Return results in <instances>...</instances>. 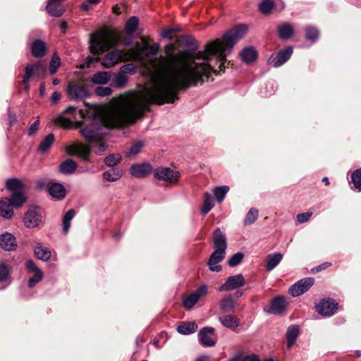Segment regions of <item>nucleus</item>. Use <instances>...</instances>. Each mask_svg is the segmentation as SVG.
Wrapping results in <instances>:
<instances>
[{
	"label": "nucleus",
	"instance_id": "nucleus-31",
	"mask_svg": "<svg viewBox=\"0 0 361 361\" xmlns=\"http://www.w3.org/2000/svg\"><path fill=\"white\" fill-rule=\"evenodd\" d=\"M6 185L11 193L24 192L25 185L23 181L19 179H8L6 181Z\"/></svg>",
	"mask_w": 361,
	"mask_h": 361
},
{
	"label": "nucleus",
	"instance_id": "nucleus-22",
	"mask_svg": "<svg viewBox=\"0 0 361 361\" xmlns=\"http://www.w3.org/2000/svg\"><path fill=\"white\" fill-rule=\"evenodd\" d=\"M0 246L5 250L11 251L16 249V239L10 233H5L0 235Z\"/></svg>",
	"mask_w": 361,
	"mask_h": 361
},
{
	"label": "nucleus",
	"instance_id": "nucleus-36",
	"mask_svg": "<svg viewBox=\"0 0 361 361\" xmlns=\"http://www.w3.org/2000/svg\"><path fill=\"white\" fill-rule=\"evenodd\" d=\"M13 207L6 199L0 201V216L5 219H10L13 214Z\"/></svg>",
	"mask_w": 361,
	"mask_h": 361
},
{
	"label": "nucleus",
	"instance_id": "nucleus-18",
	"mask_svg": "<svg viewBox=\"0 0 361 361\" xmlns=\"http://www.w3.org/2000/svg\"><path fill=\"white\" fill-rule=\"evenodd\" d=\"M66 152L69 155L80 157L85 161H88L90 154V147L82 144H74L66 147Z\"/></svg>",
	"mask_w": 361,
	"mask_h": 361
},
{
	"label": "nucleus",
	"instance_id": "nucleus-55",
	"mask_svg": "<svg viewBox=\"0 0 361 361\" xmlns=\"http://www.w3.org/2000/svg\"><path fill=\"white\" fill-rule=\"evenodd\" d=\"M136 71V66L133 63H127L122 66L120 68V72L126 74H133Z\"/></svg>",
	"mask_w": 361,
	"mask_h": 361
},
{
	"label": "nucleus",
	"instance_id": "nucleus-28",
	"mask_svg": "<svg viewBox=\"0 0 361 361\" xmlns=\"http://www.w3.org/2000/svg\"><path fill=\"white\" fill-rule=\"evenodd\" d=\"M299 336V326L292 324L288 327L286 331L287 345L291 348Z\"/></svg>",
	"mask_w": 361,
	"mask_h": 361
},
{
	"label": "nucleus",
	"instance_id": "nucleus-60",
	"mask_svg": "<svg viewBox=\"0 0 361 361\" xmlns=\"http://www.w3.org/2000/svg\"><path fill=\"white\" fill-rule=\"evenodd\" d=\"M61 97V94L59 92H54L52 94L51 101L53 104H56Z\"/></svg>",
	"mask_w": 361,
	"mask_h": 361
},
{
	"label": "nucleus",
	"instance_id": "nucleus-56",
	"mask_svg": "<svg viewBox=\"0 0 361 361\" xmlns=\"http://www.w3.org/2000/svg\"><path fill=\"white\" fill-rule=\"evenodd\" d=\"M9 276V269L4 264H0V282L6 281Z\"/></svg>",
	"mask_w": 361,
	"mask_h": 361
},
{
	"label": "nucleus",
	"instance_id": "nucleus-40",
	"mask_svg": "<svg viewBox=\"0 0 361 361\" xmlns=\"http://www.w3.org/2000/svg\"><path fill=\"white\" fill-rule=\"evenodd\" d=\"M75 215V211L73 209H69L63 216L62 220V227L63 233H68L71 227L72 219Z\"/></svg>",
	"mask_w": 361,
	"mask_h": 361
},
{
	"label": "nucleus",
	"instance_id": "nucleus-33",
	"mask_svg": "<svg viewBox=\"0 0 361 361\" xmlns=\"http://www.w3.org/2000/svg\"><path fill=\"white\" fill-rule=\"evenodd\" d=\"M34 252L39 259L44 262L48 261L51 257V251L40 243L36 245Z\"/></svg>",
	"mask_w": 361,
	"mask_h": 361
},
{
	"label": "nucleus",
	"instance_id": "nucleus-4",
	"mask_svg": "<svg viewBox=\"0 0 361 361\" xmlns=\"http://www.w3.org/2000/svg\"><path fill=\"white\" fill-rule=\"evenodd\" d=\"M160 45L159 43H154L151 46L141 47L138 42H136L133 48L129 50V59L135 60L145 63L150 61L149 55L155 56Z\"/></svg>",
	"mask_w": 361,
	"mask_h": 361
},
{
	"label": "nucleus",
	"instance_id": "nucleus-17",
	"mask_svg": "<svg viewBox=\"0 0 361 361\" xmlns=\"http://www.w3.org/2000/svg\"><path fill=\"white\" fill-rule=\"evenodd\" d=\"M130 173L136 178H144L149 175L152 171V166L147 162L134 164L130 168Z\"/></svg>",
	"mask_w": 361,
	"mask_h": 361
},
{
	"label": "nucleus",
	"instance_id": "nucleus-10",
	"mask_svg": "<svg viewBox=\"0 0 361 361\" xmlns=\"http://www.w3.org/2000/svg\"><path fill=\"white\" fill-rule=\"evenodd\" d=\"M129 59V52L127 54L123 50L114 49L107 53L103 58L102 64L106 68H111L119 61Z\"/></svg>",
	"mask_w": 361,
	"mask_h": 361
},
{
	"label": "nucleus",
	"instance_id": "nucleus-38",
	"mask_svg": "<svg viewBox=\"0 0 361 361\" xmlns=\"http://www.w3.org/2000/svg\"><path fill=\"white\" fill-rule=\"evenodd\" d=\"M6 200L9 201L13 207H20L26 202L24 192L11 193V198H6Z\"/></svg>",
	"mask_w": 361,
	"mask_h": 361
},
{
	"label": "nucleus",
	"instance_id": "nucleus-47",
	"mask_svg": "<svg viewBox=\"0 0 361 361\" xmlns=\"http://www.w3.org/2000/svg\"><path fill=\"white\" fill-rule=\"evenodd\" d=\"M319 37V31L318 30L312 26H308L305 29V38L307 40H310L312 43L316 42V40Z\"/></svg>",
	"mask_w": 361,
	"mask_h": 361
},
{
	"label": "nucleus",
	"instance_id": "nucleus-25",
	"mask_svg": "<svg viewBox=\"0 0 361 361\" xmlns=\"http://www.w3.org/2000/svg\"><path fill=\"white\" fill-rule=\"evenodd\" d=\"M49 193L52 197L60 200L65 197L66 189L62 184L54 183L49 187Z\"/></svg>",
	"mask_w": 361,
	"mask_h": 361
},
{
	"label": "nucleus",
	"instance_id": "nucleus-27",
	"mask_svg": "<svg viewBox=\"0 0 361 361\" xmlns=\"http://www.w3.org/2000/svg\"><path fill=\"white\" fill-rule=\"evenodd\" d=\"M198 328L195 322H183L177 327V331L182 335L195 333Z\"/></svg>",
	"mask_w": 361,
	"mask_h": 361
},
{
	"label": "nucleus",
	"instance_id": "nucleus-26",
	"mask_svg": "<svg viewBox=\"0 0 361 361\" xmlns=\"http://www.w3.org/2000/svg\"><path fill=\"white\" fill-rule=\"evenodd\" d=\"M219 320L224 326L231 329L237 328L240 324L239 319L231 314L219 317Z\"/></svg>",
	"mask_w": 361,
	"mask_h": 361
},
{
	"label": "nucleus",
	"instance_id": "nucleus-50",
	"mask_svg": "<svg viewBox=\"0 0 361 361\" xmlns=\"http://www.w3.org/2000/svg\"><path fill=\"white\" fill-rule=\"evenodd\" d=\"M128 81V77L121 72L118 73L114 78L115 86L119 88L124 87Z\"/></svg>",
	"mask_w": 361,
	"mask_h": 361
},
{
	"label": "nucleus",
	"instance_id": "nucleus-63",
	"mask_svg": "<svg viewBox=\"0 0 361 361\" xmlns=\"http://www.w3.org/2000/svg\"><path fill=\"white\" fill-rule=\"evenodd\" d=\"M243 361H259V359L255 355H252L246 356Z\"/></svg>",
	"mask_w": 361,
	"mask_h": 361
},
{
	"label": "nucleus",
	"instance_id": "nucleus-6",
	"mask_svg": "<svg viewBox=\"0 0 361 361\" xmlns=\"http://www.w3.org/2000/svg\"><path fill=\"white\" fill-rule=\"evenodd\" d=\"M67 94L74 101H84L90 95L87 88L80 83L70 82L68 85Z\"/></svg>",
	"mask_w": 361,
	"mask_h": 361
},
{
	"label": "nucleus",
	"instance_id": "nucleus-42",
	"mask_svg": "<svg viewBox=\"0 0 361 361\" xmlns=\"http://www.w3.org/2000/svg\"><path fill=\"white\" fill-rule=\"evenodd\" d=\"M350 183L353 185L352 189L361 192V168L353 171Z\"/></svg>",
	"mask_w": 361,
	"mask_h": 361
},
{
	"label": "nucleus",
	"instance_id": "nucleus-34",
	"mask_svg": "<svg viewBox=\"0 0 361 361\" xmlns=\"http://www.w3.org/2000/svg\"><path fill=\"white\" fill-rule=\"evenodd\" d=\"M77 167L78 164L71 159H66L59 166L60 171L63 174H71L74 173Z\"/></svg>",
	"mask_w": 361,
	"mask_h": 361
},
{
	"label": "nucleus",
	"instance_id": "nucleus-45",
	"mask_svg": "<svg viewBox=\"0 0 361 361\" xmlns=\"http://www.w3.org/2000/svg\"><path fill=\"white\" fill-rule=\"evenodd\" d=\"M228 191L229 187L227 185H223L215 188L213 192L216 201L218 202H221L224 200L225 196Z\"/></svg>",
	"mask_w": 361,
	"mask_h": 361
},
{
	"label": "nucleus",
	"instance_id": "nucleus-39",
	"mask_svg": "<svg viewBox=\"0 0 361 361\" xmlns=\"http://www.w3.org/2000/svg\"><path fill=\"white\" fill-rule=\"evenodd\" d=\"M110 79L111 76L108 72H97L92 75L91 81L94 84L104 85L108 83Z\"/></svg>",
	"mask_w": 361,
	"mask_h": 361
},
{
	"label": "nucleus",
	"instance_id": "nucleus-64",
	"mask_svg": "<svg viewBox=\"0 0 361 361\" xmlns=\"http://www.w3.org/2000/svg\"><path fill=\"white\" fill-rule=\"evenodd\" d=\"M195 361H210V360L209 356L204 355L197 357Z\"/></svg>",
	"mask_w": 361,
	"mask_h": 361
},
{
	"label": "nucleus",
	"instance_id": "nucleus-20",
	"mask_svg": "<svg viewBox=\"0 0 361 361\" xmlns=\"http://www.w3.org/2000/svg\"><path fill=\"white\" fill-rule=\"evenodd\" d=\"M63 0H49L46 6L47 12L51 16L60 17L65 12V6L61 4Z\"/></svg>",
	"mask_w": 361,
	"mask_h": 361
},
{
	"label": "nucleus",
	"instance_id": "nucleus-9",
	"mask_svg": "<svg viewBox=\"0 0 361 361\" xmlns=\"http://www.w3.org/2000/svg\"><path fill=\"white\" fill-rule=\"evenodd\" d=\"M23 222L26 228H33L37 227L42 222L40 209L35 206L30 207L25 214Z\"/></svg>",
	"mask_w": 361,
	"mask_h": 361
},
{
	"label": "nucleus",
	"instance_id": "nucleus-2",
	"mask_svg": "<svg viewBox=\"0 0 361 361\" xmlns=\"http://www.w3.org/2000/svg\"><path fill=\"white\" fill-rule=\"evenodd\" d=\"M85 107L84 109L78 110L76 107L70 106L64 112L72 114V119H77L76 114H78L80 118H88L91 121V126L80 128V134L89 143L103 140L109 128H121L130 123H134L148 109L130 92L113 98L109 104L106 117L97 105L85 103Z\"/></svg>",
	"mask_w": 361,
	"mask_h": 361
},
{
	"label": "nucleus",
	"instance_id": "nucleus-49",
	"mask_svg": "<svg viewBox=\"0 0 361 361\" xmlns=\"http://www.w3.org/2000/svg\"><path fill=\"white\" fill-rule=\"evenodd\" d=\"M92 144V147L94 149V153L99 156L104 154L108 147V145L103 141V140L94 142Z\"/></svg>",
	"mask_w": 361,
	"mask_h": 361
},
{
	"label": "nucleus",
	"instance_id": "nucleus-59",
	"mask_svg": "<svg viewBox=\"0 0 361 361\" xmlns=\"http://www.w3.org/2000/svg\"><path fill=\"white\" fill-rule=\"evenodd\" d=\"M176 32L174 29L172 28H167L163 30L162 32V37L164 38H171L172 35Z\"/></svg>",
	"mask_w": 361,
	"mask_h": 361
},
{
	"label": "nucleus",
	"instance_id": "nucleus-23",
	"mask_svg": "<svg viewBox=\"0 0 361 361\" xmlns=\"http://www.w3.org/2000/svg\"><path fill=\"white\" fill-rule=\"evenodd\" d=\"M221 310L225 313L235 312L236 301L231 295L224 297L219 302Z\"/></svg>",
	"mask_w": 361,
	"mask_h": 361
},
{
	"label": "nucleus",
	"instance_id": "nucleus-51",
	"mask_svg": "<svg viewBox=\"0 0 361 361\" xmlns=\"http://www.w3.org/2000/svg\"><path fill=\"white\" fill-rule=\"evenodd\" d=\"M144 143L143 142L138 141L135 142L126 152L127 156L132 157L138 154L141 149L143 147Z\"/></svg>",
	"mask_w": 361,
	"mask_h": 361
},
{
	"label": "nucleus",
	"instance_id": "nucleus-16",
	"mask_svg": "<svg viewBox=\"0 0 361 361\" xmlns=\"http://www.w3.org/2000/svg\"><path fill=\"white\" fill-rule=\"evenodd\" d=\"M214 333V329L211 326L201 329L198 334L200 343L204 347L214 346L216 344Z\"/></svg>",
	"mask_w": 361,
	"mask_h": 361
},
{
	"label": "nucleus",
	"instance_id": "nucleus-30",
	"mask_svg": "<svg viewBox=\"0 0 361 361\" xmlns=\"http://www.w3.org/2000/svg\"><path fill=\"white\" fill-rule=\"evenodd\" d=\"M54 135L53 133L48 134L39 143L37 151L42 154L47 152L54 142Z\"/></svg>",
	"mask_w": 361,
	"mask_h": 361
},
{
	"label": "nucleus",
	"instance_id": "nucleus-57",
	"mask_svg": "<svg viewBox=\"0 0 361 361\" xmlns=\"http://www.w3.org/2000/svg\"><path fill=\"white\" fill-rule=\"evenodd\" d=\"M312 212L301 213L297 215V221L298 224H303L307 222L311 217Z\"/></svg>",
	"mask_w": 361,
	"mask_h": 361
},
{
	"label": "nucleus",
	"instance_id": "nucleus-24",
	"mask_svg": "<svg viewBox=\"0 0 361 361\" xmlns=\"http://www.w3.org/2000/svg\"><path fill=\"white\" fill-rule=\"evenodd\" d=\"M277 33L279 38L289 39L294 34V26L290 23H283L278 27Z\"/></svg>",
	"mask_w": 361,
	"mask_h": 361
},
{
	"label": "nucleus",
	"instance_id": "nucleus-19",
	"mask_svg": "<svg viewBox=\"0 0 361 361\" xmlns=\"http://www.w3.org/2000/svg\"><path fill=\"white\" fill-rule=\"evenodd\" d=\"M25 266L28 271L33 274V276L28 280V286L32 288L42 279L44 274L31 259L26 262Z\"/></svg>",
	"mask_w": 361,
	"mask_h": 361
},
{
	"label": "nucleus",
	"instance_id": "nucleus-32",
	"mask_svg": "<svg viewBox=\"0 0 361 361\" xmlns=\"http://www.w3.org/2000/svg\"><path fill=\"white\" fill-rule=\"evenodd\" d=\"M45 51L46 44L43 41L37 39L32 43L31 46V52L35 57H42L45 54Z\"/></svg>",
	"mask_w": 361,
	"mask_h": 361
},
{
	"label": "nucleus",
	"instance_id": "nucleus-54",
	"mask_svg": "<svg viewBox=\"0 0 361 361\" xmlns=\"http://www.w3.org/2000/svg\"><path fill=\"white\" fill-rule=\"evenodd\" d=\"M95 94L98 97L109 96L112 93V90L109 87H97L94 89Z\"/></svg>",
	"mask_w": 361,
	"mask_h": 361
},
{
	"label": "nucleus",
	"instance_id": "nucleus-5",
	"mask_svg": "<svg viewBox=\"0 0 361 361\" xmlns=\"http://www.w3.org/2000/svg\"><path fill=\"white\" fill-rule=\"evenodd\" d=\"M46 72V66L41 62L27 64L25 68L23 84L29 83L32 79L39 80L43 78Z\"/></svg>",
	"mask_w": 361,
	"mask_h": 361
},
{
	"label": "nucleus",
	"instance_id": "nucleus-8",
	"mask_svg": "<svg viewBox=\"0 0 361 361\" xmlns=\"http://www.w3.org/2000/svg\"><path fill=\"white\" fill-rule=\"evenodd\" d=\"M90 48L94 54H100L109 48V42L104 36L92 33L89 39Z\"/></svg>",
	"mask_w": 361,
	"mask_h": 361
},
{
	"label": "nucleus",
	"instance_id": "nucleus-46",
	"mask_svg": "<svg viewBox=\"0 0 361 361\" xmlns=\"http://www.w3.org/2000/svg\"><path fill=\"white\" fill-rule=\"evenodd\" d=\"M121 160V156L119 154H111L105 157L104 164L109 167L114 168L120 163Z\"/></svg>",
	"mask_w": 361,
	"mask_h": 361
},
{
	"label": "nucleus",
	"instance_id": "nucleus-15",
	"mask_svg": "<svg viewBox=\"0 0 361 361\" xmlns=\"http://www.w3.org/2000/svg\"><path fill=\"white\" fill-rule=\"evenodd\" d=\"M245 280L242 274L229 276L226 282L219 288V291H229L242 287L245 285Z\"/></svg>",
	"mask_w": 361,
	"mask_h": 361
},
{
	"label": "nucleus",
	"instance_id": "nucleus-41",
	"mask_svg": "<svg viewBox=\"0 0 361 361\" xmlns=\"http://www.w3.org/2000/svg\"><path fill=\"white\" fill-rule=\"evenodd\" d=\"M204 202L200 212L202 214H207L214 206L212 196L209 192H204Z\"/></svg>",
	"mask_w": 361,
	"mask_h": 361
},
{
	"label": "nucleus",
	"instance_id": "nucleus-48",
	"mask_svg": "<svg viewBox=\"0 0 361 361\" xmlns=\"http://www.w3.org/2000/svg\"><path fill=\"white\" fill-rule=\"evenodd\" d=\"M258 210L255 208H251L247 213L244 219V225H251L255 223L258 216Z\"/></svg>",
	"mask_w": 361,
	"mask_h": 361
},
{
	"label": "nucleus",
	"instance_id": "nucleus-52",
	"mask_svg": "<svg viewBox=\"0 0 361 361\" xmlns=\"http://www.w3.org/2000/svg\"><path fill=\"white\" fill-rule=\"evenodd\" d=\"M244 255L242 252H237L231 256L228 260V264L231 267H235L243 259Z\"/></svg>",
	"mask_w": 361,
	"mask_h": 361
},
{
	"label": "nucleus",
	"instance_id": "nucleus-58",
	"mask_svg": "<svg viewBox=\"0 0 361 361\" xmlns=\"http://www.w3.org/2000/svg\"><path fill=\"white\" fill-rule=\"evenodd\" d=\"M39 126V120L37 119L30 127V128L28 130V135L30 136L33 135L38 130Z\"/></svg>",
	"mask_w": 361,
	"mask_h": 361
},
{
	"label": "nucleus",
	"instance_id": "nucleus-14",
	"mask_svg": "<svg viewBox=\"0 0 361 361\" xmlns=\"http://www.w3.org/2000/svg\"><path fill=\"white\" fill-rule=\"evenodd\" d=\"M314 279L312 277L305 278L292 285L289 288V293L293 297H298L307 291L314 284Z\"/></svg>",
	"mask_w": 361,
	"mask_h": 361
},
{
	"label": "nucleus",
	"instance_id": "nucleus-53",
	"mask_svg": "<svg viewBox=\"0 0 361 361\" xmlns=\"http://www.w3.org/2000/svg\"><path fill=\"white\" fill-rule=\"evenodd\" d=\"M60 57L56 54H53L50 61V73L51 75H54L56 72V70L60 66Z\"/></svg>",
	"mask_w": 361,
	"mask_h": 361
},
{
	"label": "nucleus",
	"instance_id": "nucleus-35",
	"mask_svg": "<svg viewBox=\"0 0 361 361\" xmlns=\"http://www.w3.org/2000/svg\"><path fill=\"white\" fill-rule=\"evenodd\" d=\"M283 255L280 252H276L273 255L267 256V261L266 264V270L270 271L274 269L282 260Z\"/></svg>",
	"mask_w": 361,
	"mask_h": 361
},
{
	"label": "nucleus",
	"instance_id": "nucleus-44",
	"mask_svg": "<svg viewBox=\"0 0 361 361\" xmlns=\"http://www.w3.org/2000/svg\"><path fill=\"white\" fill-rule=\"evenodd\" d=\"M274 7L275 2L272 0H263L258 5L259 11L264 15L270 14Z\"/></svg>",
	"mask_w": 361,
	"mask_h": 361
},
{
	"label": "nucleus",
	"instance_id": "nucleus-21",
	"mask_svg": "<svg viewBox=\"0 0 361 361\" xmlns=\"http://www.w3.org/2000/svg\"><path fill=\"white\" fill-rule=\"evenodd\" d=\"M286 305L285 297L278 296L271 301L269 310L267 312L269 314H280L285 310Z\"/></svg>",
	"mask_w": 361,
	"mask_h": 361
},
{
	"label": "nucleus",
	"instance_id": "nucleus-43",
	"mask_svg": "<svg viewBox=\"0 0 361 361\" xmlns=\"http://www.w3.org/2000/svg\"><path fill=\"white\" fill-rule=\"evenodd\" d=\"M139 24V19L136 16L130 17L126 23L125 31L128 35H132L136 31Z\"/></svg>",
	"mask_w": 361,
	"mask_h": 361
},
{
	"label": "nucleus",
	"instance_id": "nucleus-37",
	"mask_svg": "<svg viewBox=\"0 0 361 361\" xmlns=\"http://www.w3.org/2000/svg\"><path fill=\"white\" fill-rule=\"evenodd\" d=\"M122 172L118 169L111 168L104 171L102 174L103 178L109 182H116L122 177Z\"/></svg>",
	"mask_w": 361,
	"mask_h": 361
},
{
	"label": "nucleus",
	"instance_id": "nucleus-11",
	"mask_svg": "<svg viewBox=\"0 0 361 361\" xmlns=\"http://www.w3.org/2000/svg\"><path fill=\"white\" fill-rule=\"evenodd\" d=\"M338 309V304L334 299L324 298L316 305L317 312L324 317H331Z\"/></svg>",
	"mask_w": 361,
	"mask_h": 361
},
{
	"label": "nucleus",
	"instance_id": "nucleus-3",
	"mask_svg": "<svg viewBox=\"0 0 361 361\" xmlns=\"http://www.w3.org/2000/svg\"><path fill=\"white\" fill-rule=\"evenodd\" d=\"M213 244L214 251L210 255L208 261V266L212 271L219 272L221 267L219 265L226 256L227 243L226 235L219 228L215 229L213 234Z\"/></svg>",
	"mask_w": 361,
	"mask_h": 361
},
{
	"label": "nucleus",
	"instance_id": "nucleus-7",
	"mask_svg": "<svg viewBox=\"0 0 361 361\" xmlns=\"http://www.w3.org/2000/svg\"><path fill=\"white\" fill-rule=\"evenodd\" d=\"M208 288L202 285L197 288L192 293L185 296L183 300V306L186 310H191L202 297L207 295Z\"/></svg>",
	"mask_w": 361,
	"mask_h": 361
},
{
	"label": "nucleus",
	"instance_id": "nucleus-12",
	"mask_svg": "<svg viewBox=\"0 0 361 361\" xmlns=\"http://www.w3.org/2000/svg\"><path fill=\"white\" fill-rule=\"evenodd\" d=\"M293 47L289 46L280 50L276 54H271L268 59V63L278 68L284 64L293 54Z\"/></svg>",
	"mask_w": 361,
	"mask_h": 361
},
{
	"label": "nucleus",
	"instance_id": "nucleus-62",
	"mask_svg": "<svg viewBox=\"0 0 361 361\" xmlns=\"http://www.w3.org/2000/svg\"><path fill=\"white\" fill-rule=\"evenodd\" d=\"M331 265V264L330 262H324V263L319 265L318 267H317L316 270H317V271H320L322 270L326 269L327 267H330Z\"/></svg>",
	"mask_w": 361,
	"mask_h": 361
},
{
	"label": "nucleus",
	"instance_id": "nucleus-13",
	"mask_svg": "<svg viewBox=\"0 0 361 361\" xmlns=\"http://www.w3.org/2000/svg\"><path fill=\"white\" fill-rule=\"evenodd\" d=\"M153 171L154 176L157 179L171 183H176L179 177L178 171H173L169 167H158Z\"/></svg>",
	"mask_w": 361,
	"mask_h": 361
},
{
	"label": "nucleus",
	"instance_id": "nucleus-1",
	"mask_svg": "<svg viewBox=\"0 0 361 361\" xmlns=\"http://www.w3.org/2000/svg\"><path fill=\"white\" fill-rule=\"evenodd\" d=\"M247 31L246 25L235 26L228 30L222 39L218 38L207 43L203 51L195 54L186 51L175 53V45L166 44L165 53L167 57L160 56L157 61H151L155 71L151 87H142L131 92L147 109L152 103H173L178 99L180 90L195 86L202 81L203 77H208L212 71L216 72L212 64V58L220 63L219 68L221 71L227 55Z\"/></svg>",
	"mask_w": 361,
	"mask_h": 361
},
{
	"label": "nucleus",
	"instance_id": "nucleus-61",
	"mask_svg": "<svg viewBox=\"0 0 361 361\" xmlns=\"http://www.w3.org/2000/svg\"><path fill=\"white\" fill-rule=\"evenodd\" d=\"M58 122L61 125L66 126L71 123V118H66L64 117L61 116L58 118Z\"/></svg>",
	"mask_w": 361,
	"mask_h": 361
},
{
	"label": "nucleus",
	"instance_id": "nucleus-29",
	"mask_svg": "<svg viewBox=\"0 0 361 361\" xmlns=\"http://www.w3.org/2000/svg\"><path fill=\"white\" fill-rule=\"evenodd\" d=\"M240 57L245 63H250L257 57V51L253 47H248L243 49Z\"/></svg>",
	"mask_w": 361,
	"mask_h": 361
}]
</instances>
